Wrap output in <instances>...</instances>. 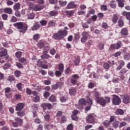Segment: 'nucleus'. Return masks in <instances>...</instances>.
Here are the masks:
<instances>
[{
  "instance_id": "obj_1",
  "label": "nucleus",
  "mask_w": 130,
  "mask_h": 130,
  "mask_svg": "<svg viewBox=\"0 0 130 130\" xmlns=\"http://www.w3.org/2000/svg\"><path fill=\"white\" fill-rule=\"evenodd\" d=\"M13 26L19 29L21 33H25V32L28 30V25H24V23L22 22H16L13 24Z\"/></svg>"
},
{
  "instance_id": "obj_2",
  "label": "nucleus",
  "mask_w": 130,
  "mask_h": 130,
  "mask_svg": "<svg viewBox=\"0 0 130 130\" xmlns=\"http://www.w3.org/2000/svg\"><path fill=\"white\" fill-rule=\"evenodd\" d=\"M79 79H80V76L78 74H74L68 79V81H70V83H71L73 86H76L77 83H78V80H79Z\"/></svg>"
},
{
  "instance_id": "obj_3",
  "label": "nucleus",
  "mask_w": 130,
  "mask_h": 130,
  "mask_svg": "<svg viewBox=\"0 0 130 130\" xmlns=\"http://www.w3.org/2000/svg\"><path fill=\"white\" fill-rule=\"evenodd\" d=\"M47 43L46 42L41 40L39 43L38 44V47L40 49H43V50H47V49H49V46L47 45Z\"/></svg>"
},
{
  "instance_id": "obj_4",
  "label": "nucleus",
  "mask_w": 130,
  "mask_h": 130,
  "mask_svg": "<svg viewBox=\"0 0 130 130\" xmlns=\"http://www.w3.org/2000/svg\"><path fill=\"white\" fill-rule=\"evenodd\" d=\"M43 62L44 63H47V60H44L43 61H42L41 59H39L37 62V65L39 68L47 70L48 69V65L47 64H43Z\"/></svg>"
},
{
  "instance_id": "obj_5",
  "label": "nucleus",
  "mask_w": 130,
  "mask_h": 130,
  "mask_svg": "<svg viewBox=\"0 0 130 130\" xmlns=\"http://www.w3.org/2000/svg\"><path fill=\"white\" fill-rule=\"evenodd\" d=\"M96 118V115L95 114H89L86 117V122L87 123H94L95 122V119Z\"/></svg>"
},
{
  "instance_id": "obj_6",
  "label": "nucleus",
  "mask_w": 130,
  "mask_h": 130,
  "mask_svg": "<svg viewBox=\"0 0 130 130\" xmlns=\"http://www.w3.org/2000/svg\"><path fill=\"white\" fill-rule=\"evenodd\" d=\"M112 103L114 105H119L121 103V100L118 95H113L112 98Z\"/></svg>"
},
{
  "instance_id": "obj_7",
  "label": "nucleus",
  "mask_w": 130,
  "mask_h": 130,
  "mask_svg": "<svg viewBox=\"0 0 130 130\" xmlns=\"http://www.w3.org/2000/svg\"><path fill=\"white\" fill-rule=\"evenodd\" d=\"M41 107L43 108V110H46L47 109L50 110L52 108V105L48 103H42L41 104Z\"/></svg>"
},
{
  "instance_id": "obj_8",
  "label": "nucleus",
  "mask_w": 130,
  "mask_h": 130,
  "mask_svg": "<svg viewBox=\"0 0 130 130\" xmlns=\"http://www.w3.org/2000/svg\"><path fill=\"white\" fill-rule=\"evenodd\" d=\"M48 51H49V49L45 50L43 52V54L41 55V58L42 59H48L49 58H50V57H52V56H50L48 53Z\"/></svg>"
},
{
  "instance_id": "obj_9",
  "label": "nucleus",
  "mask_w": 130,
  "mask_h": 130,
  "mask_svg": "<svg viewBox=\"0 0 130 130\" xmlns=\"http://www.w3.org/2000/svg\"><path fill=\"white\" fill-rule=\"evenodd\" d=\"M89 36V34L87 31H84L82 33V37L81 39V41L82 43H84L87 41L88 40V37Z\"/></svg>"
},
{
  "instance_id": "obj_10",
  "label": "nucleus",
  "mask_w": 130,
  "mask_h": 130,
  "mask_svg": "<svg viewBox=\"0 0 130 130\" xmlns=\"http://www.w3.org/2000/svg\"><path fill=\"white\" fill-rule=\"evenodd\" d=\"M122 102L124 104H128V103H130V95L128 94L124 95Z\"/></svg>"
},
{
  "instance_id": "obj_11",
  "label": "nucleus",
  "mask_w": 130,
  "mask_h": 130,
  "mask_svg": "<svg viewBox=\"0 0 130 130\" xmlns=\"http://www.w3.org/2000/svg\"><path fill=\"white\" fill-rule=\"evenodd\" d=\"M25 107V105L23 103H20L17 104L16 107V111H21L23 108Z\"/></svg>"
},
{
  "instance_id": "obj_12",
  "label": "nucleus",
  "mask_w": 130,
  "mask_h": 130,
  "mask_svg": "<svg viewBox=\"0 0 130 130\" xmlns=\"http://www.w3.org/2000/svg\"><path fill=\"white\" fill-rule=\"evenodd\" d=\"M76 7H77V5L76 4H75V2H70L68 4L67 7L68 10H69L70 9H76Z\"/></svg>"
},
{
  "instance_id": "obj_13",
  "label": "nucleus",
  "mask_w": 130,
  "mask_h": 130,
  "mask_svg": "<svg viewBox=\"0 0 130 130\" xmlns=\"http://www.w3.org/2000/svg\"><path fill=\"white\" fill-rule=\"evenodd\" d=\"M59 34L60 35V36L61 37V38L62 39L63 37H66L68 35V30H60L58 31Z\"/></svg>"
},
{
  "instance_id": "obj_14",
  "label": "nucleus",
  "mask_w": 130,
  "mask_h": 130,
  "mask_svg": "<svg viewBox=\"0 0 130 130\" xmlns=\"http://www.w3.org/2000/svg\"><path fill=\"white\" fill-rule=\"evenodd\" d=\"M96 103L102 106H105V105H106V102H105V99L103 98H100L99 100L96 101Z\"/></svg>"
},
{
  "instance_id": "obj_15",
  "label": "nucleus",
  "mask_w": 130,
  "mask_h": 130,
  "mask_svg": "<svg viewBox=\"0 0 130 130\" xmlns=\"http://www.w3.org/2000/svg\"><path fill=\"white\" fill-rule=\"evenodd\" d=\"M52 38L55 40H60L61 39V37H60V35L58 33V31L56 33H54L53 34Z\"/></svg>"
},
{
  "instance_id": "obj_16",
  "label": "nucleus",
  "mask_w": 130,
  "mask_h": 130,
  "mask_svg": "<svg viewBox=\"0 0 130 130\" xmlns=\"http://www.w3.org/2000/svg\"><path fill=\"white\" fill-rule=\"evenodd\" d=\"M43 9H44V6L36 4L34 11L35 12H38L41 11V10H43Z\"/></svg>"
},
{
  "instance_id": "obj_17",
  "label": "nucleus",
  "mask_w": 130,
  "mask_h": 130,
  "mask_svg": "<svg viewBox=\"0 0 130 130\" xmlns=\"http://www.w3.org/2000/svg\"><path fill=\"white\" fill-rule=\"evenodd\" d=\"M109 6L112 9H115V8H116V6H117V3L115 2V1L112 0L109 3Z\"/></svg>"
},
{
  "instance_id": "obj_18",
  "label": "nucleus",
  "mask_w": 130,
  "mask_h": 130,
  "mask_svg": "<svg viewBox=\"0 0 130 130\" xmlns=\"http://www.w3.org/2000/svg\"><path fill=\"white\" fill-rule=\"evenodd\" d=\"M115 113L116 115H123L124 114V111L121 109H117Z\"/></svg>"
},
{
  "instance_id": "obj_19",
  "label": "nucleus",
  "mask_w": 130,
  "mask_h": 130,
  "mask_svg": "<svg viewBox=\"0 0 130 130\" xmlns=\"http://www.w3.org/2000/svg\"><path fill=\"white\" fill-rule=\"evenodd\" d=\"M40 28V24L35 23L32 27H31L32 31H37Z\"/></svg>"
},
{
  "instance_id": "obj_20",
  "label": "nucleus",
  "mask_w": 130,
  "mask_h": 130,
  "mask_svg": "<svg viewBox=\"0 0 130 130\" xmlns=\"http://www.w3.org/2000/svg\"><path fill=\"white\" fill-rule=\"evenodd\" d=\"M21 9V4L19 3H17L13 6V10L14 11H18Z\"/></svg>"
},
{
  "instance_id": "obj_21",
  "label": "nucleus",
  "mask_w": 130,
  "mask_h": 130,
  "mask_svg": "<svg viewBox=\"0 0 130 130\" xmlns=\"http://www.w3.org/2000/svg\"><path fill=\"white\" fill-rule=\"evenodd\" d=\"M122 15L124 17H126V19L127 20H129V21H130V12H126L125 11H123L122 12Z\"/></svg>"
},
{
  "instance_id": "obj_22",
  "label": "nucleus",
  "mask_w": 130,
  "mask_h": 130,
  "mask_svg": "<svg viewBox=\"0 0 130 130\" xmlns=\"http://www.w3.org/2000/svg\"><path fill=\"white\" fill-rule=\"evenodd\" d=\"M121 34H122V35H124V36H126L128 35V30H127V28H122L121 30Z\"/></svg>"
},
{
  "instance_id": "obj_23",
  "label": "nucleus",
  "mask_w": 130,
  "mask_h": 130,
  "mask_svg": "<svg viewBox=\"0 0 130 130\" xmlns=\"http://www.w3.org/2000/svg\"><path fill=\"white\" fill-rule=\"evenodd\" d=\"M36 4H34L33 3H29L28 4V10L29 11H35V6Z\"/></svg>"
},
{
  "instance_id": "obj_24",
  "label": "nucleus",
  "mask_w": 130,
  "mask_h": 130,
  "mask_svg": "<svg viewBox=\"0 0 130 130\" xmlns=\"http://www.w3.org/2000/svg\"><path fill=\"white\" fill-rule=\"evenodd\" d=\"M34 18H35V13L34 12H31L27 14V18L29 20H33Z\"/></svg>"
},
{
  "instance_id": "obj_25",
  "label": "nucleus",
  "mask_w": 130,
  "mask_h": 130,
  "mask_svg": "<svg viewBox=\"0 0 130 130\" xmlns=\"http://www.w3.org/2000/svg\"><path fill=\"white\" fill-rule=\"evenodd\" d=\"M78 103L80 105H82V106H84V105H86V100L84 98H81L79 100Z\"/></svg>"
},
{
  "instance_id": "obj_26",
  "label": "nucleus",
  "mask_w": 130,
  "mask_h": 130,
  "mask_svg": "<svg viewBox=\"0 0 130 130\" xmlns=\"http://www.w3.org/2000/svg\"><path fill=\"white\" fill-rule=\"evenodd\" d=\"M49 15L51 16V17H55V16L58 15V12H57V11H51L49 12Z\"/></svg>"
},
{
  "instance_id": "obj_27",
  "label": "nucleus",
  "mask_w": 130,
  "mask_h": 130,
  "mask_svg": "<svg viewBox=\"0 0 130 130\" xmlns=\"http://www.w3.org/2000/svg\"><path fill=\"white\" fill-rule=\"evenodd\" d=\"M118 20V16L116 14H114L112 19V21L114 24H116Z\"/></svg>"
},
{
  "instance_id": "obj_28",
  "label": "nucleus",
  "mask_w": 130,
  "mask_h": 130,
  "mask_svg": "<svg viewBox=\"0 0 130 130\" xmlns=\"http://www.w3.org/2000/svg\"><path fill=\"white\" fill-rule=\"evenodd\" d=\"M8 54V50L5 49L2 51H0V57H3V56H6Z\"/></svg>"
},
{
  "instance_id": "obj_29",
  "label": "nucleus",
  "mask_w": 130,
  "mask_h": 130,
  "mask_svg": "<svg viewBox=\"0 0 130 130\" xmlns=\"http://www.w3.org/2000/svg\"><path fill=\"white\" fill-rule=\"evenodd\" d=\"M5 14H9V15H11V14L13 13V10L10 8H5Z\"/></svg>"
},
{
  "instance_id": "obj_30",
  "label": "nucleus",
  "mask_w": 130,
  "mask_h": 130,
  "mask_svg": "<svg viewBox=\"0 0 130 130\" xmlns=\"http://www.w3.org/2000/svg\"><path fill=\"white\" fill-rule=\"evenodd\" d=\"M15 120L18 123V125H19V126H21L23 124V120L20 118L19 117H17L15 119Z\"/></svg>"
},
{
  "instance_id": "obj_31",
  "label": "nucleus",
  "mask_w": 130,
  "mask_h": 130,
  "mask_svg": "<svg viewBox=\"0 0 130 130\" xmlns=\"http://www.w3.org/2000/svg\"><path fill=\"white\" fill-rule=\"evenodd\" d=\"M94 14H95V10L93 9H90L86 15V18H89L90 15H94Z\"/></svg>"
},
{
  "instance_id": "obj_32",
  "label": "nucleus",
  "mask_w": 130,
  "mask_h": 130,
  "mask_svg": "<svg viewBox=\"0 0 130 130\" xmlns=\"http://www.w3.org/2000/svg\"><path fill=\"white\" fill-rule=\"evenodd\" d=\"M103 124L105 127H109V126H110V122L107 120H105L103 122Z\"/></svg>"
},
{
  "instance_id": "obj_33",
  "label": "nucleus",
  "mask_w": 130,
  "mask_h": 130,
  "mask_svg": "<svg viewBox=\"0 0 130 130\" xmlns=\"http://www.w3.org/2000/svg\"><path fill=\"white\" fill-rule=\"evenodd\" d=\"M69 100V97H68V96L67 95H64L61 97L60 99V101H61V102H62V103H63V102H66V101H67V100Z\"/></svg>"
},
{
  "instance_id": "obj_34",
  "label": "nucleus",
  "mask_w": 130,
  "mask_h": 130,
  "mask_svg": "<svg viewBox=\"0 0 130 130\" xmlns=\"http://www.w3.org/2000/svg\"><path fill=\"white\" fill-rule=\"evenodd\" d=\"M77 93V90H76L75 88H71L69 89V94H70L72 95H74Z\"/></svg>"
},
{
  "instance_id": "obj_35",
  "label": "nucleus",
  "mask_w": 130,
  "mask_h": 130,
  "mask_svg": "<svg viewBox=\"0 0 130 130\" xmlns=\"http://www.w3.org/2000/svg\"><path fill=\"white\" fill-rule=\"evenodd\" d=\"M61 82H58L56 84H54L52 85V89L53 90H56L58 88V86L61 85Z\"/></svg>"
},
{
  "instance_id": "obj_36",
  "label": "nucleus",
  "mask_w": 130,
  "mask_h": 130,
  "mask_svg": "<svg viewBox=\"0 0 130 130\" xmlns=\"http://www.w3.org/2000/svg\"><path fill=\"white\" fill-rule=\"evenodd\" d=\"M118 2V7L120 8H123L124 7V3L121 0H116Z\"/></svg>"
},
{
  "instance_id": "obj_37",
  "label": "nucleus",
  "mask_w": 130,
  "mask_h": 130,
  "mask_svg": "<svg viewBox=\"0 0 130 130\" xmlns=\"http://www.w3.org/2000/svg\"><path fill=\"white\" fill-rule=\"evenodd\" d=\"M49 101L51 102H55L56 101V98L55 95H52L49 98Z\"/></svg>"
},
{
  "instance_id": "obj_38",
  "label": "nucleus",
  "mask_w": 130,
  "mask_h": 130,
  "mask_svg": "<svg viewBox=\"0 0 130 130\" xmlns=\"http://www.w3.org/2000/svg\"><path fill=\"white\" fill-rule=\"evenodd\" d=\"M45 128H47V129H50L53 128V125L51 123L46 124H45Z\"/></svg>"
},
{
  "instance_id": "obj_39",
  "label": "nucleus",
  "mask_w": 130,
  "mask_h": 130,
  "mask_svg": "<svg viewBox=\"0 0 130 130\" xmlns=\"http://www.w3.org/2000/svg\"><path fill=\"white\" fill-rule=\"evenodd\" d=\"M64 69V66H63V64L60 63L58 66V71H60L63 73Z\"/></svg>"
},
{
  "instance_id": "obj_40",
  "label": "nucleus",
  "mask_w": 130,
  "mask_h": 130,
  "mask_svg": "<svg viewBox=\"0 0 130 130\" xmlns=\"http://www.w3.org/2000/svg\"><path fill=\"white\" fill-rule=\"evenodd\" d=\"M121 45H122V43H121V41H118L117 43L116 44V49H118L120 48V47H121Z\"/></svg>"
},
{
  "instance_id": "obj_41",
  "label": "nucleus",
  "mask_w": 130,
  "mask_h": 130,
  "mask_svg": "<svg viewBox=\"0 0 130 130\" xmlns=\"http://www.w3.org/2000/svg\"><path fill=\"white\" fill-rule=\"evenodd\" d=\"M124 25V23L123 22V20L122 19H119L118 21V26L119 27H123Z\"/></svg>"
},
{
  "instance_id": "obj_42",
  "label": "nucleus",
  "mask_w": 130,
  "mask_h": 130,
  "mask_svg": "<svg viewBox=\"0 0 130 130\" xmlns=\"http://www.w3.org/2000/svg\"><path fill=\"white\" fill-rule=\"evenodd\" d=\"M118 124H119V121H114L113 123V127L114 128H117V127H118Z\"/></svg>"
},
{
  "instance_id": "obj_43",
  "label": "nucleus",
  "mask_w": 130,
  "mask_h": 130,
  "mask_svg": "<svg viewBox=\"0 0 130 130\" xmlns=\"http://www.w3.org/2000/svg\"><path fill=\"white\" fill-rule=\"evenodd\" d=\"M66 13L69 17H73L74 16V12L72 11H66Z\"/></svg>"
},
{
  "instance_id": "obj_44",
  "label": "nucleus",
  "mask_w": 130,
  "mask_h": 130,
  "mask_svg": "<svg viewBox=\"0 0 130 130\" xmlns=\"http://www.w3.org/2000/svg\"><path fill=\"white\" fill-rule=\"evenodd\" d=\"M94 96H95V99L96 102L99 101V100L100 99V98H101V97H100V96H99V92H97V91L95 92V93H94Z\"/></svg>"
},
{
  "instance_id": "obj_45",
  "label": "nucleus",
  "mask_w": 130,
  "mask_h": 130,
  "mask_svg": "<svg viewBox=\"0 0 130 130\" xmlns=\"http://www.w3.org/2000/svg\"><path fill=\"white\" fill-rule=\"evenodd\" d=\"M62 71L56 70L55 72V75L56 77H60L62 75Z\"/></svg>"
},
{
  "instance_id": "obj_46",
  "label": "nucleus",
  "mask_w": 130,
  "mask_h": 130,
  "mask_svg": "<svg viewBox=\"0 0 130 130\" xmlns=\"http://www.w3.org/2000/svg\"><path fill=\"white\" fill-rule=\"evenodd\" d=\"M67 1H59V4L61 7H64V6H67Z\"/></svg>"
},
{
  "instance_id": "obj_47",
  "label": "nucleus",
  "mask_w": 130,
  "mask_h": 130,
  "mask_svg": "<svg viewBox=\"0 0 130 130\" xmlns=\"http://www.w3.org/2000/svg\"><path fill=\"white\" fill-rule=\"evenodd\" d=\"M17 114L18 116H20V117H22V116H24L25 115V112L23 111H21L19 112H17Z\"/></svg>"
},
{
  "instance_id": "obj_48",
  "label": "nucleus",
  "mask_w": 130,
  "mask_h": 130,
  "mask_svg": "<svg viewBox=\"0 0 130 130\" xmlns=\"http://www.w3.org/2000/svg\"><path fill=\"white\" fill-rule=\"evenodd\" d=\"M18 61H19V62H21V63H24V62H26V61H27V59H26V58H25L24 57L19 58L18 59Z\"/></svg>"
},
{
  "instance_id": "obj_49",
  "label": "nucleus",
  "mask_w": 130,
  "mask_h": 130,
  "mask_svg": "<svg viewBox=\"0 0 130 130\" xmlns=\"http://www.w3.org/2000/svg\"><path fill=\"white\" fill-rule=\"evenodd\" d=\"M65 121H67V117L66 116L63 115L61 118V120L60 121V123H63V122H65Z\"/></svg>"
},
{
  "instance_id": "obj_50",
  "label": "nucleus",
  "mask_w": 130,
  "mask_h": 130,
  "mask_svg": "<svg viewBox=\"0 0 130 130\" xmlns=\"http://www.w3.org/2000/svg\"><path fill=\"white\" fill-rule=\"evenodd\" d=\"M40 23L41 24V26H46L47 24V21L42 20L40 21Z\"/></svg>"
},
{
  "instance_id": "obj_51",
  "label": "nucleus",
  "mask_w": 130,
  "mask_h": 130,
  "mask_svg": "<svg viewBox=\"0 0 130 130\" xmlns=\"http://www.w3.org/2000/svg\"><path fill=\"white\" fill-rule=\"evenodd\" d=\"M48 25L50 26V27L55 26V22L53 20L50 21L48 22Z\"/></svg>"
},
{
  "instance_id": "obj_52",
  "label": "nucleus",
  "mask_w": 130,
  "mask_h": 130,
  "mask_svg": "<svg viewBox=\"0 0 130 130\" xmlns=\"http://www.w3.org/2000/svg\"><path fill=\"white\" fill-rule=\"evenodd\" d=\"M16 87L18 91H22V83H19L16 84Z\"/></svg>"
},
{
  "instance_id": "obj_53",
  "label": "nucleus",
  "mask_w": 130,
  "mask_h": 130,
  "mask_svg": "<svg viewBox=\"0 0 130 130\" xmlns=\"http://www.w3.org/2000/svg\"><path fill=\"white\" fill-rule=\"evenodd\" d=\"M15 56L17 58H20L21 56H22V52L21 51H18L16 53H15Z\"/></svg>"
},
{
  "instance_id": "obj_54",
  "label": "nucleus",
  "mask_w": 130,
  "mask_h": 130,
  "mask_svg": "<svg viewBox=\"0 0 130 130\" xmlns=\"http://www.w3.org/2000/svg\"><path fill=\"white\" fill-rule=\"evenodd\" d=\"M39 38H40V35L38 34H35L33 37V39L35 41H37V40H38Z\"/></svg>"
},
{
  "instance_id": "obj_55",
  "label": "nucleus",
  "mask_w": 130,
  "mask_h": 130,
  "mask_svg": "<svg viewBox=\"0 0 130 130\" xmlns=\"http://www.w3.org/2000/svg\"><path fill=\"white\" fill-rule=\"evenodd\" d=\"M15 80V77L14 76H10L8 77V81L9 82H13Z\"/></svg>"
},
{
  "instance_id": "obj_56",
  "label": "nucleus",
  "mask_w": 130,
  "mask_h": 130,
  "mask_svg": "<svg viewBox=\"0 0 130 130\" xmlns=\"http://www.w3.org/2000/svg\"><path fill=\"white\" fill-rule=\"evenodd\" d=\"M56 53V51L55 50V49L52 48L50 50V53L52 55H54L55 53Z\"/></svg>"
},
{
  "instance_id": "obj_57",
  "label": "nucleus",
  "mask_w": 130,
  "mask_h": 130,
  "mask_svg": "<svg viewBox=\"0 0 130 130\" xmlns=\"http://www.w3.org/2000/svg\"><path fill=\"white\" fill-rule=\"evenodd\" d=\"M50 95V93H49V92L48 91H46L44 93V98H45V99H47V98L49 97Z\"/></svg>"
},
{
  "instance_id": "obj_58",
  "label": "nucleus",
  "mask_w": 130,
  "mask_h": 130,
  "mask_svg": "<svg viewBox=\"0 0 130 130\" xmlns=\"http://www.w3.org/2000/svg\"><path fill=\"white\" fill-rule=\"evenodd\" d=\"M101 10L104 11L105 12L107 11V6L106 5H103L101 6Z\"/></svg>"
},
{
  "instance_id": "obj_59",
  "label": "nucleus",
  "mask_w": 130,
  "mask_h": 130,
  "mask_svg": "<svg viewBox=\"0 0 130 130\" xmlns=\"http://www.w3.org/2000/svg\"><path fill=\"white\" fill-rule=\"evenodd\" d=\"M10 67H11V64L7 62L4 65V70H8Z\"/></svg>"
},
{
  "instance_id": "obj_60",
  "label": "nucleus",
  "mask_w": 130,
  "mask_h": 130,
  "mask_svg": "<svg viewBox=\"0 0 130 130\" xmlns=\"http://www.w3.org/2000/svg\"><path fill=\"white\" fill-rule=\"evenodd\" d=\"M14 75L15 77L17 78L21 76V72L19 71H16L14 72Z\"/></svg>"
},
{
  "instance_id": "obj_61",
  "label": "nucleus",
  "mask_w": 130,
  "mask_h": 130,
  "mask_svg": "<svg viewBox=\"0 0 130 130\" xmlns=\"http://www.w3.org/2000/svg\"><path fill=\"white\" fill-rule=\"evenodd\" d=\"M74 63L75 66H78L79 63H80V59L79 58H75L74 61Z\"/></svg>"
},
{
  "instance_id": "obj_62",
  "label": "nucleus",
  "mask_w": 130,
  "mask_h": 130,
  "mask_svg": "<svg viewBox=\"0 0 130 130\" xmlns=\"http://www.w3.org/2000/svg\"><path fill=\"white\" fill-rule=\"evenodd\" d=\"M98 17L100 20H102V19H103L104 17V14L102 13H100L98 14Z\"/></svg>"
},
{
  "instance_id": "obj_63",
  "label": "nucleus",
  "mask_w": 130,
  "mask_h": 130,
  "mask_svg": "<svg viewBox=\"0 0 130 130\" xmlns=\"http://www.w3.org/2000/svg\"><path fill=\"white\" fill-rule=\"evenodd\" d=\"M75 106H76V108H77L78 109H83V108H84L83 106L82 105L79 104V103H78V104L75 105Z\"/></svg>"
},
{
  "instance_id": "obj_64",
  "label": "nucleus",
  "mask_w": 130,
  "mask_h": 130,
  "mask_svg": "<svg viewBox=\"0 0 130 130\" xmlns=\"http://www.w3.org/2000/svg\"><path fill=\"white\" fill-rule=\"evenodd\" d=\"M86 45L87 46V47H90L92 44H93V41L89 40L86 43Z\"/></svg>"
}]
</instances>
